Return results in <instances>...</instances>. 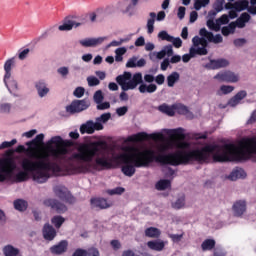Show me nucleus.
I'll return each mask as SVG.
<instances>
[{"instance_id": "obj_8", "label": "nucleus", "mask_w": 256, "mask_h": 256, "mask_svg": "<svg viewBox=\"0 0 256 256\" xmlns=\"http://www.w3.org/2000/svg\"><path fill=\"white\" fill-rule=\"evenodd\" d=\"M17 169V163L13 158H6L0 166V183L7 181V177Z\"/></svg>"}, {"instance_id": "obj_12", "label": "nucleus", "mask_w": 256, "mask_h": 256, "mask_svg": "<svg viewBox=\"0 0 256 256\" xmlns=\"http://www.w3.org/2000/svg\"><path fill=\"white\" fill-rule=\"evenodd\" d=\"M229 24V15L223 14L220 18L216 19V22L213 19H209L206 22V25L210 31H221V25Z\"/></svg>"}, {"instance_id": "obj_51", "label": "nucleus", "mask_w": 256, "mask_h": 256, "mask_svg": "<svg viewBox=\"0 0 256 256\" xmlns=\"http://www.w3.org/2000/svg\"><path fill=\"white\" fill-rule=\"evenodd\" d=\"M174 109H176L180 115H187V113H189V108L183 104L174 106Z\"/></svg>"}, {"instance_id": "obj_19", "label": "nucleus", "mask_w": 256, "mask_h": 256, "mask_svg": "<svg viewBox=\"0 0 256 256\" xmlns=\"http://www.w3.org/2000/svg\"><path fill=\"white\" fill-rule=\"evenodd\" d=\"M209 51L205 48H193L191 47L189 50V54H184L182 56L183 63H189L191 61L192 57H195V55H207Z\"/></svg>"}, {"instance_id": "obj_37", "label": "nucleus", "mask_w": 256, "mask_h": 256, "mask_svg": "<svg viewBox=\"0 0 256 256\" xmlns=\"http://www.w3.org/2000/svg\"><path fill=\"white\" fill-rule=\"evenodd\" d=\"M36 89L39 97H45V95L49 93V88L47 87V84H45L44 82H37Z\"/></svg>"}, {"instance_id": "obj_21", "label": "nucleus", "mask_w": 256, "mask_h": 256, "mask_svg": "<svg viewBox=\"0 0 256 256\" xmlns=\"http://www.w3.org/2000/svg\"><path fill=\"white\" fill-rule=\"evenodd\" d=\"M235 217H242L243 213L247 211V202L245 200H238L232 206Z\"/></svg>"}, {"instance_id": "obj_60", "label": "nucleus", "mask_w": 256, "mask_h": 256, "mask_svg": "<svg viewBox=\"0 0 256 256\" xmlns=\"http://www.w3.org/2000/svg\"><path fill=\"white\" fill-rule=\"evenodd\" d=\"M111 104L109 102H101L97 104L98 111H105V109H110Z\"/></svg>"}, {"instance_id": "obj_49", "label": "nucleus", "mask_w": 256, "mask_h": 256, "mask_svg": "<svg viewBox=\"0 0 256 256\" xmlns=\"http://www.w3.org/2000/svg\"><path fill=\"white\" fill-rule=\"evenodd\" d=\"M93 99L96 104L103 103V99H105V96H103V91H96L94 93Z\"/></svg>"}, {"instance_id": "obj_42", "label": "nucleus", "mask_w": 256, "mask_h": 256, "mask_svg": "<svg viewBox=\"0 0 256 256\" xmlns=\"http://www.w3.org/2000/svg\"><path fill=\"white\" fill-rule=\"evenodd\" d=\"M233 91H235V87L229 85H222L220 87V90L216 92V95L221 97V95H229V93H233Z\"/></svg>"}, {"instance_id": "obj_7", "label": "nucleus", "mask_w": 256, "mask_h": 256, "mask_svg": "<svg viewBox=\"0 0 256 256\" xmlns=\"http://www.w3.org/2000/svg\"><path fill=\"white\" fill-rule=\"evenodd\" d=\"M137 85H140L138 91L140 93H155L157 91V86L155 84H145L143 83V74L141 72L135 73L131 80L128 81V91L131 89H136Z\"/></svg>"}, {"instance_id": "obj_32", "label": "nucleus", "mask_w": 256, "mask_h": 256, "mask_svg": "<svg viewBox=\"0 0 256 256\" xmlns=\"http://www.w3.org/2000/svg\"><path fill=\"white\" fill-rule=\"evenodd\" d=\"M235 29H237V22H231L228 26L222 27L221 32L224 37H229L235 33Z\"/></svg>"}, {"instance_id": "obj_31", "label": "nucleus", "mask_w": 256, "mask_h": 256, "mask_svg": "<svg viewBox=\"0 0 256 256\" xmlns=\"http://www.w3.org/2000/svg\"><path fill=\"white\" fill-rule=\"evenodd\" d=\"M73 27H81V23L75 22L74 20H68L63 25L58 27L59 31H71Z\"/></svg>"}, {"instance_id": "obj_62", "label": "nucleus", "mask_w": 256, "mask_h": 256, "mask_svg": "<svg viewBox=\"0 0 256 256\" xmlns=\"http://www.w3.org/2000/svg\"><path fill=\"white\" fill-rule=\"evenodd\" d=\"M155 83H157V85H163V83H165V75L163 74H158L155 78H154Z\"/></svg>"}, {"instance_id": "obj_6", "label": "nucleus", "mask_w": 256, "mask_h": 256, "mask_svg": "<svg viewBox=\"0 0 256 256\" xmlns=\"http://www.w3.org/2000/svg\"><path fill=\"white\" fill-rule=\"evenodd\" d=\"M137 85H140L138 91L140 93H155L157 91V86L155 84H145L143 83V74L141 72L135 73L131 80L128 81V91L131 89H136Z\"/></svg>"}, {"instance_id": "obj_4", "label": "nucleus", "mask_w": 256, "mask_h": 256, "mask_svg": "<svg viewBox=\"0 0 256 256\" xmlns=\"http://www.w3.org/2000/svg\"><path fill=\"white\" fill-rule=\"evenodd\" d=\"M253 155H256V136L242 139L239 143V149L235 144L222 145V153L218 154V163L231 161L239 163L251 159Z\"/></svg>"}, {"instance_id": "obj_63", "label": "nucleus", "mask_w": 256, "mask_h": 256, "mask_svg": "<svg viewBox=\"0 0 256 256\" xmlns=\"http://www.w3.org/2000/svg\"><path fill=\"white\" fill-rule=\"evenodd\" d=\"M162 50H164L165 55H167L168 57H172V55H173V46L172 45H166V46H164V48Z\"/></svg>"}, {"instance_id": "obj_58", "label": "nucleus", "mask_w": 256, "mask_h": 256, "mask_svg": "<svg viewBox=\"0 0 256 256\" xmlns=\"http://www.w3.org/2000/svg\"><path fill=\"white\" fill-rule=\"evenodd\" d=\"M0 113H11V104L9 103L1 104Z\"/></svg>"}, {"instance_id": "obj_39", "label": "nucleus", "mask_w": 256, "mask_h": 256, "mask_svg": "<svg viewBox=\"0 0 256 256\" xmlns=\"http://www.w3.org/2000/svg\"><path fill=\"white\" fill-rule=\"evenodd\" d=\"M27 201L23 200V199H17L14 201V209H16V211H27Z\"/></svg>"}, {"instance_id": "obj_9", "label": "nucleus", "mask_w": 256, "mask_h": 256, "mask_svg": "<svg viewBox=\"0 0 256 256\" xmlns=\"http://www.w3.org/2000/svg\"><path fill=\"white\" fill-rule=\"evenodd\" d=\"M54 194L58 199H61V201H64L65 203H69L70 205H73L75 203L76 199L74 196L71 195V192L67 187L64 185H56L53 188Z\"/></svg>"}, {"instance_id": "obj_29", "label": "nucleus", "mask_w": 256, "mask_h": 256, "mask_svg": "<svg viewBox=\"0 0 256 256\" xmlns=\"http://www.w3.org/2000/svg\"><path fill=\"white\" fill-rule=\"evenodd\" d=\"M192 43H193L194 49H207V45H209V43L207 42V39L200 38L199 36H195L192 39Z\"/></svg>"}, {"instance_id": "obj_52", "label": "nucleus", "mask_w": 256, "mask_h": 256, "mask_svg": "<svg viewBox=\"0 0 256 256\" xmlns=\"http://www.w3.org/2000/svg\"><path fill=\"white\" fill-rule=\"evenodd\" d=\"M89 87H97V85H100L101 81L95 76H89L87 78Z\"/></svg>"}, {"instance_id": "obj_53", "label": "nucleus", "mask_w": 256, "mask_h": 256, "mask_svg": "<svg viewBox=\"0 0 256 256\" xmlns=\"http://www.w3.org/2000/svg\"><path fill=\"white\" fill-rule=\"evenodd\" d=\"M107 193H108V195H123V193H125V188L116 187L112 190H108Z\"/></svg>"}, {"instance_id": "obj_23", "label": "nucleus", "mask_w": 256, "mask_h": 256, "mask_svg": "<svg viewBox=\"0 0 256 256\" xmlns=\"http://www.w3.org/2000/svg\"><path fill=\"white\" fill-rule=\"evenodd\" d=\"M45 139L44 134H38L32 141L26 142L27 147L31 151H35V149H39L40 145H43V140Z\"/></svg>"}, {"instance_id": "obj_48", "label": "nucleus", "mask_w": 256, "mask_h": 256, "mask_svg": "<svg viewBox=\"0 0 256 256\" xmlns=\"http://www.w3.org/2000/svg\"><path fill=\"white\" fill-rule=\"evenodd\" d=\"M199 35L201 37H204V39H207L208 41H211L213 39L212 32L207 31L206 28H201L199 31Z\"/></svg>"}, {"instance_id": "obj_50", "label": "nucleus", "mask_w": 256, "mask_h": 256, "mask_svg": "<svg viewBox=\"0 0 256 256\" xmlns=\"http://www.w3.org/2000/svg\"><path fill=\"white\" fill-rule=\"evenodd\" d=\"M164 50H161L160 52H153L149 55L151 61H155V59H164L165 57Z\"/></svg>"}, {"instance_id": "obj_10", "label": "nucleus", "mask_w": 256, "mask_h": 256, "mask_svg": "<svg viewBox=\"0 0 256 256\" xmlns=\"http://www.w3.org/2000/svg\"><path fill=\"white\" fill-rule=\"evenodd\" d=\"M149 139H153L154 141H160L163 139V134H147L146 132H139L137 134L131 135L127 138V141L130 143H141L143 141H149Z\"/></svg>"}, {"instance_id": "obj_16", "label": "nucleus", "mask_w": 256, "mask_h": 256, "mask_svg": "<svg viewBox=\"0 0 256 256\" xmlns=\"http://www.w3.org/2000/svg\"><path fill=\"white\" fill-rule=\"evenodd\" d=\"M170 135L173 139H176V141H178L177 147L179 149H185V147H187L188 144L186 142H181V141H185V137H186L185 130L183 128L170 130Z\"/></svg>"}, {"instance_id": "obj_36", "label": "nucleus", "mask_w": 256, "mask_h": 256, "mask_svg": "<svg viewBox=\"0 0 256 256\" xmlns=\"http://www.w3.org/2000/svg\"><path fill=\"white\" fill-rule=\"evenodd\" d=\"M249 11V1L247 0H241L234 2V11H237L238 13H241V11Z\"/></svg>"}, {"instance_id": "obj_45", "label": "nucleus", "mask_w": 256, "mask_h": 256, "mask_svg": "<svg viewBox=\"0 0 256 256\" xmlns=\"http://www.w3.org/2000/svg\"><path fill=\"white\" fill-rule=\"evenodd\" d=\"M51 223L56 229H61V226L63 225V223H65V219L63 218V216L56 215L52 217Z\"/></svg>"}, {"instance_id": "obj_2", "label": "nucleus", "mask_w": 256, "mask_h": 256, "mask_svg": "<svg viewBox=\"0 0 256 256\" xmlns=\"http://www.w3.org/2000/svg\"><path fill=\"white\" fill-rule=\"evenodd\" d=\"M31 158H24L21 162L23 171L16 174V181L23 183L29 179V173L32 174V179L36 183H47L53 175L61 173V166L55 162H49V153H32Z\"/></svg>"}, {"instance_id": "obj_43", "label": "nucleus", "mask_w": 256, "mask_h": 256, "mask_svg": "<svg viewBox=\"0 0 256 256\" xmlns=\"http://www.w3.org/2000/svg\"><path fill=\"white\" fill-rule=\"evenodd\" d=\"M116 83L120 85L122 91H129V82H127L123 75H119L116 77Z\"/></svg>"}, {"instance_id": "obj_15", "label": "nucleus", "mask_w": 256, "mask_h": 256, "mask_svg": "<svg viewBox=\"0 0 256 256\" xmlns=\"http://www.w3.org/2000/svg\"><path fill=\"white\" fill-rule=\"evenodd\" d=\"M214 79H217L222 83H237L239 81V75L227 70L224 72H219L214 76Z\"/></svg>"}, {"instance_id": "obj_57", "label": "nucleus", "mask_w": 256, "mask_h": 256, "mask_svg": "<svg viewBox=\"0 0 256 256\" xmlns=\"http://www.w3.org/2000/svg\"><path fill=\"white\" fill-rule=\"evenodd\" d=\"M127 111H129V108L127 106H122L116 109L118 117H123V115H127Z\"/></svg>"}, {"instance_id": "obj_47", "label": "nucleus", "mask_w": 256, "mask_h": 256, "mask_svg": "<svg viewBox=\"0 0 256 256\" xmlns=\"http://www.w3.org/2000/svg\"><path fill=\"white\" fill-rule=\"evenodd\" d=\"M173 209H183L185 207V196H181L176 200V202L172 203Z\"/></svg>"}, {"instance_id": "obj_56", "label": "nucleus", "mask_w": 256, "mask_h": 256, "mask_svg": "<svg viewBox=\"0 0 256 256\" xmlns=\"http://www.w3.org/2000/svg\"><path fill=\"white\" fill-rule=\"evenodd\" d=\"M74 97H77L78 99H81L83 95H85V88L83 87H77L73 92Z\"/></svg>"}, {"instance_id": "obj_44", "label": "nucleus", "mask_w": 256, "mask_h": 256, "mask_svg": "<svg viewBox=\"0 0 256 256\" xmlns=\"http://www.w3.org/2000/svg\"><path fill=\"white\" fill-rule=\"evenodd\" d=\"M16 153H27L31 159V155H33V153H47V152H43V151H31L30 148L26 149L25 146L23 145H19L16 149H15Z\"/></svg>"}, {"instance_id": "obj_1", "label": "nucleus", "mask_w": 256, "mask_h": 256, "mask_svg": "<svg viewBox=\"0 0 256 256\" xmlns=\"http://www.w3.org/2000/svg\"><path fill=\"white\" fill-rule=\"evenodd\" d=\"M133 153L121 154L118 156L119 161L122 162L121 171L126 177H133L137 169L141 167H149V163H161V165H172L177 167L179 165H189V163H207L213 157L215 161V155H221L223 148L218 144H207L201 149L196 150H178L174 153L160 154L155 156L154 150L140 151L137 148H131ZM137 168V169H136Z\"/></svg>"}, {"instance_id": "obj_54", "label": "nucleus", "mask_w": 256, "mask_h": 256, "mask_svg": "<svg viewBox=\"0 0 256 256\" xmlns=\"http://www.w3.org/2000/svg\"><path fill=\"white\" fill-rule=\"evenodd\" d=\"M17 139H12L10 142L9 141H4L0 145V150L1 149H9V147H13V145H16Z\"/></svg>"}, {"instance_id": "obj_35", "label": "nucleus", "mask_w": 256, "mask_h": 256, "mask_svg": "<svg viewBox=\"0 0 256 256\" xmlns=\"http://www.w3.org/2000/svg\"><path fill=\"white\" fill-rule=\"evenodd\" d=\"M80 133L81 135H85V133H87L88 135H93V121L89 120L85 124H82L80 126Z\"/></svg>"}, {"instance_id": "obj_34", "label": "nucleus", "mask_w": 256, "mask_h": 256, "mask_svg": "<svg viewBox=\"0 0 256 256\" xmlns=\"http://www.w3.org/2000/svg\"><path fill=\"white\" fill-rule=\"evenodd\" d=\"M145 236L150 239H159L161 237V230L155 227H149L145 230Z\"/></svg>"}, {"instance_id": "obj_18", "label": "nucleus", "mask_w": 256, "mask_h": 256, "mask_svg": "<svg viewBox=\"0 0 256 256\" xmlns=\"http://www.w3.org/2000/svg\"><path fill=\"white\" fill-rule=\"evenodd\" d=\"M42 235L45 241H54L55 237H57V230L51 224L46 223L42 228Z\"/></svg>"}, {"instance_id": "obj_3", "label": "nucleus", "mask_w": 256, "mask_h": 256, "mask_svg": "<svg viewBox=\"0 0 256 256\" xmlns=\"http://www.w3.org/2000/svg\"><path fill=\"white\" fill-rule=\"evenodd\" d=\"M103 151H107V142L105 141L82 143L78 146L77 152L71 155V159L87 163L88 167L94 171H105V169H111L113 164L103 155Z\"/></svg>"}, {"instance_id": "obj_28", "label": "nucleus", "mask_w": 256, "mask_h": 256, "mask_svg": "<svg viewBox=\"0 0 256 256\" xmlns=\"http://www.w3.org/2000/svg\"><path fill=\"white\" fill-rule=\"evenodd\" d=\"M15 64V58H11L7 60L4 64V70H5V75H4V83L7 85V80L11 79V67Z\"/></svg>"}, {"instance_id": "obj_59", "label": "nucleus", "mask_w": 256, "mask_h": 256, "mask_svg": "<svg viewBox=\"0 0 256 256\" xmlns=\"http://www.w3.org/2000/svg\"><path fill=\"white\" fill-rule=\"evenodd\" d=\"M126 67L133 69L135 67H137V57H132L128 60V62L126 63Z\"/></svg>"}, {"instance_id": "obj_13", "label": "nucleus", "mask_w": 256, "mask_h": 256, "mask_svg": "<svg viewBox=\"0 0 256 256\" xmlns=\"http://www.w3.org/2000/svg\"><path fill=\"white\" fill-rule=\"evenodd\" d=\"M89 102L87 100H74L72 103L66 107L67 113H81L89 109Z\"/></svg>"}, {"instance_id": "obj_20", "label": "nucleus", "mask_w": 256, "mask_h": 256, "mask_svg": "<svg viewBox=\"0 0 256 256\" xmlns=\"http://www.w3.org/2000/svg\"><path fill=\"white\" fill-rule=\"evenodd\" d=\"M229 66V61L224 58H220L217 60H210L208 64H206V69H212V70H217V69H223L224 67Z\"/></svg>"}, {"instance_id": "obj_24", "label": "nucleus", "mask_w": 256, "mask_h": 256, "mask_svg": "<svg viewBox=\"0 0 256 256\" xmlns=\"http://www.w3.org/2000/svg\"><path fill=\"white\" fill-rule=\"evenodd\" d=\"M106 39V37L84 39L80 40V45H82V47H96V45H101Z\"/></svg>"}, {"instance_id": "obj_33", "label": "nucleus", "mask_w": 256, "mask_h": 256, "mask_svg": "<svg viewBox=\"0 0 256 256\" xmlns=\"http://www.w3.org/2000/svg\"><path fill=\"white\" fill-rule=\"evenodd\" d=\"M4 256H19V249L15 248V246L8 244L2 249Z\"/></svg>"}, {"instance_id": "obj_41", "label": "nucleus", "mask_w": 256, "mask_h": 256, "mask_svg": "<svg viewBox=\"0 0 256 256\" xmlns=\"http://www.w3.org/2000/svg\"><path fill=\"white\" fill-rule=\"evenodd\" d=\"M179 73L172 72L170 75L167 76V85L168 87H175V83L179 81Z\"/></svg>"}, {"instance_id": "obj_38", "label": "nucleus", "mask_w": 256, "mask_h": 256, "mask_svg": "<svg viewBox=\"0 0 256 256\" xmlns=\"http://www.w3.org/2000/svg\"><path fill=\"white\" fill-rule=\"evenodd\" d=\"M216 242L213 239H206L201 244L202 251H212L215 249Z\"/></svg>"}, {"instance_id": "obj_17", "label": "nucleus", "mask_w": 256, "mask_h": 256, "mask_svg": "<svg viewBox=\"0 0 256 256\" xmlns=\"http://www.w3.org/2000/svg\"><path fill=\"white\" fill-rule=\"evenodd\" d=\"M67 249H69V242L67 240H61L58 244L50 247V253L52 255H63V253H67Z\"/></svg>"}, {"instance_id": "obj_11", "label": "nucleus", "mask_w": 256, "mask_h": 256, "mask_svg": "<svg viewBox=\"0 0 256 256\" xmlns=\"http://www.w3.org/2000/svg\"><path fill=\"white\" fill-rule=\"evenodd\" d=\"M43 205H45V207H50L52 211H55V213L58 214H63L67 211V206L54 198L45 199Z\"/></svg>"}, {"instance_id": "obj_30", "label": "nucleus", "mask_w": 256, "mask_h": 256, "mask_svg": "<svg viewBox=\"0 0 256 256\" xmlns=\"http://www.w3.org/2000/svg\"><path fill=\"white\" fill-rule=\"evenodd\" d=\"M158 111L164 115H168V117H173L175 115V106H169L164 103L158 106Z\"/></svg>"}, {"instance_id": "obj_26", "label": "nucleus", "mask_w": 256, "mask_h": 256, "mask_svg": "<svg viewBox=\"0 0 256 256\" xmlns=\"http://www.w3.org/2000/svg\"><path fill=\"white\" fill-rule=\"evenodd\" d=\"M147 247L152 251H163L165 249V242L163 240H151L147 242Z\"/></svg>"}, {"instance_id": "obj_61", "label": "nucleus", "mask_w": 256, "mask_h": 256, "mask_svg": "<svg viewBox=\"0 0 256 256\" xmlns=\"http://www.w3.org/2000/svg\"><path fill=\"white\" fill-rule=\"evenodd\" d=\"M238 101H243L247 97V91L241 90L234 96Z\"/></svg>"}, {"instance_id": "obj_27", "label": "nucleus", "mask_w": 256, "mask_h": 256, "mask_svg": "<svg viewBox=\"0 0 256 256\" xmlns=\"http://www.w3.org/2000/svg\"><path fill=\"white\" fill-rule=\"evenodd\" d=\"M247 177V173L243 168H238L233 170L230 175L228 176V179L230 181H237V179H245Z\"/></svg>"}, {"instance_id": "obj_55", "label": "nucleus", "mask_w": 256, "mask_h": 256, "mask_svg": "<svg viewBox=\"0 0 256 256\" xmlns=\"http://www.w3.org/2000/svg\"><path fill=\"white\" fill-rule=\"evenodd\" d=\"M170 43H172L176 49H181V47H183V40H181V38L179 37L177 38L173 37Z\"/></svg>"}, {"instance_id": "obj_14", "label": "nucleus", "mask_w": 256, "mask_h": 256, "mask_svg": "<svg viewBox=\"0 0 256 256\" xmlns=\"http://www.w3.org/2000/svg\"><path fill=\"white\" fill-rule=\"evenodd\" d=\"M150 19L147 21V33L151 35L153 31H155V20L156 21H163L166 17L165 11H160L158 14L155 12H150L149 14Z\"/></svg>"}, {"instance_id": "obj_46", "label": "nucleus", "mask_w": 256, "mask_h": 256, "mask_svg": "<svg viewBox=\"0 0 256 256\" xmlns=\"http://www.w3.org/2000/svg\"><path fill=\"white\" fill-rule=\"evenodd\" d=\"M158 39H160V41H168V43H170V41H173V36L169 35L167 31L162 30L158 33Z\"/></svg>"}, {"instance_id": "obj_40", "label": "nucleus", "mask_w": 256, "mask_h": 256, "mask_svg": "<svg viewBox=\"0 0 256 256\" xmlns=\"http://www.w3.org/2000/svg\"><path fill=\"white\" fill-rule=\"evenodd\" d=\"M155 187L157 191H165V189H169V187H171V180H160L156 183Z\"/></svg>"}, {"instance_id": "obj_64", "label": "nucleus", "mask_w": 256, "mask_h": 256, "mask_svg": "<svg viewBox=\"0 0 256 256\" xmlns=\"http://www.w3.org/2000/svg\"><path fill=\"white\" fill-rule=\"evenodd\" d=\"M247 43V40L245 38H238L234 40L235 47H243Z\"/></svg>"}, {"instance_id": "obj_25", "label": "nucleus", "mask_w": 256, "mask_h": 256, "mask_svg": "<svg viewBox=\"0 0 256 256\" xmlns=\"http://www.w3.org/2000/svg\"><path fill=\"white\" fill-rule=\"evenodd\" d=\"M99 250L97 248H91L88 251L83 248H77L72 256H99Z\"/></svg>"}, {"instance_id": "obj_5", "label": "nucleus", "mask_w": 256, "mask_h": 256, "mask_svg": "<svg viewBox=\"0 0 256 256\" xmlns=\"http://www.w3.org/2000/svg\"><path fill=\"white\" fill-rule=\"evenodd\" d=\"M47 145H56V148L49 147V153L54 159H59L61 155H67L69 153V147H75V142L72 140H64L61 136L52 137Z\"/></svg>"}, {"instance_id": "obj_22", "label": "nucleus", "mask_w": 256, "mask_h": 256, "mask_svg": "<svg viewBox=\"0 0 256 256\" xmlns=\"http://www.w3.org/2000/svg\"><path fill=\"white\" fill-rule=\"evenodd\" d=\"M90 203L93 209H109L111 207V204L107 203L105 198H92Z\"/></svg>"}]
</instances>
